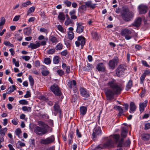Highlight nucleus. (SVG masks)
<instances>
[{"instance_id": "1", "label": "nucleus", "mask_w": 150, "mask_h": 150, "mask_svg": "<svg viewBox=\"0 0 150 150\" xmlns=\"http://www.w3.org/2000/svg\"><path fill=\"white\" fill-rule=\"evenodd\" d=\"M107 85L111 88L108 89L105 92L106 96L109 100L113 99L114 95L120 94L123 89L121 85L113 79L108 82Z\"/></svg>"}, {"instance_id": "2", "label": "nucleus", "mask_w": 150, "mask_h": 150, "mask_svg": "<svg viewBox=\"0 0 150 150\" xmlns=\"http://www.w3.org/2000/svg\"><path fill=\"white\" fill-rule=\"evenodd\" d=\"M120 137V135L117 134H114L113 136L111 135L105 143L103 145H99L97 148L98 149H109L113 147L114 143H117V142Z\"/></svg>"}, {"instance_id": "3", "label": "nucleus", "mask_w": 150, "mask_h": 150, "mask_svg": "<svg viewBox=\"0 0 150 150\" xmlns=\"http://www.w3.org/2000/svg\"><path fill=\"white\" fill-rule=\"evenodd\" d=\"M123 20L125 21H129L131 20L134 16V14L130 11L127 8L123 9L121 14Z\"/></svg>"}, {"instance_id": "4", "label": "nucleus", "mask_w": 150, "mask_h": 150, "mask_svg": "<svg viewBox=\"0 0 150 150\" xmlns=\"http://www.w3.org/2000/svg\"><path fill=\"white\" fill-rule=\"evenodd\" d=\"M132 31V30L125 28L122 30L121 33V35L122 36L124 37L126 40H130L133 37Z\"/></svg>"}, {"instance_id": "5", "label": "nucleus", "mask_w": 150, "mask_h": 150, "mask_svg": "<svg viewBox=\"0 0 150 150\" xmlns=\"http://www.w3.org/2000/svg\"><path fill=\"white\" fill-rule=\"evenodd\" d=\"M34 132L36 134L42 136L47 132V130L45 127L36 126L34 128Z\"/></svg>"}, {"instance_id": "6", "label": "nucleus", "mask_w": 150, "mask_h": 150, "mask_svg": "<svg viewBox=\"0 0 150 150\" xmlns=\"http://www.w3.org/2000/svg\"><path fill=\"white\" fill-rule=\"evenodd\" d=\"M50 90L56 95L60 96L62 95V93L59 90L58 86L56 84H54L51 86Z\"/></svg>"}, {"instance_id": "7", "label": "nucleus", "mask_w": 150, "mask_h": 150, "mask_svg": "<svg viewBox=\"0 0 150 150\" xmlns=\"http://www.w3.org/2000/svg\"><path fill=\"white\" fill-rule=\"evenodd\" d=\"M126 70V69L125 66L120 65L116 70V74L118 77H121L122 75L124 74L125 71Z\"/></svg>"}, {"instance_id": "8", "label": "nucleus", "mask_w": 150, "mask_h": 150, "mask_svg": "<svg viewBox=\"0 0 150 150\" xmlns=\"http://www.w3.org/2000/svg\"><path fill=\"white\" fill-rule=\"evenodd\" d=\"M55 140L54 136H52L45 139H42L40 141L41 144L46 145L51 144L54 142Z\"/></svg>"}, {"instance_id": "9", "label": "nucleus", "mask_w": 150, "mask_h": 150, "mask_svg": "<svg viewBox=\"0 0 150 150\" xmlns=\"http://www.w3.org/2000/svg\"><path fill=\"white\" fill-rule=\"evenodd\" d=\"M78 40L75 42V43L76 47H79L80 45L83 48L86 42L85 38L82 36H80L78 38Z\"/></svg>"}, {"instance_id": "10", "label": "nucleus", "mask_w": 150, "mask_h": 150, "mask_svg": "<svg viewBox=\"0 0 150 150\" xmlns=\"http://www.w3.org/2000/svg\"><path fill=\"white\" fill-rule=\"evenodd\" d=\"M118 59L117 57H116L114 58L109 61L108 63V65L111 69H114L116 65L118 62Z\"/></svg>"}, {"instance_id": "11", "label": "nucleus", "mask_w": 150, "mask_h": 150, "mask_svg": "<svg viewBox=\"0 0 150 150\" xmlns=\"http://www.w3.org/2000/svg\"><path fill=\"white\" fill-rule=\"evenodd\" d=\"M128 127L125 124H123L121 131V136L122 139L125 138L127 136Z\"/></svg>"}, {"instance_id": "12", "label": "nucleus", "mask_w": 150, "mask_h": 150, "mask_svg": "<svg viewBox=\"0 0 150 150\" xmlns=\"http://www.w3.org/2000/svg\"><path fill=\"white\" fill-rule=\"evenodd\" d=\"M139 14H142L146 13L147 11L148 7L144 5H140L138 7Z\"/></svg>"}, {"instance_id": "13", "label": "nucleus", "mask_w": 150, "mask_h": 150, "mask_svg": "<svg viewBox=\"0 0 150 150\" xmlns=\"http://www.w3.org/2000/svg\"><path fill=\"white\" fill-rule=\"evenodd\" d=\"M80 94L82 96L88 98L89 97V94L87 90L85 88L82 87L80 89Z\"/></svg>"}, {"instance_id": "14", "label": "nucleus", "mask_w": 150, "mask_h": 150, "mask_svg": "<svg viewBox=\"0 0 150 150\" xmlns=\"http://www.w3.org/2000/svg\"><path fill=\"white\" fill-rule=\"evenodd\" d=\"M76 25V32L79 33H82L84 28V27L83 25L81 23H77Z\"/></svg>"}, {"instance_id": "15", "label": "nucleus", "mask_w": 150, "mask_h": 150, "mask_svg": "<svg viewBox=\"0 0 150 150\" xmlns=\"http://www.w3.org/2000/svg\"><path fill=\"white\" fill-rule=\"evenodd\" d=\"M148 101L147 100H145L142 103H140L139 105V110L141 112H143L144 110V108L146 107L147 105Z\"/></svg>"}, {"instance_id": "16", "label": "nucleus", "mask_w": 150, "mask_h": 150, "mask_svg": "<svg viewBox=\"0 0 150 150\" xmlns=\"http://www.w3.org/2000/svg\"><path fill=\"white\" fill-rule=\"evenodd\" d=\"M76 81L74 80H69L67 84L68 87L70 88H72L76 86Z\"/></svg>"}, {"instance_id": "17", "label": "nucleus", "mask_w": 150, "mask_h": 150, "mask_svg": "<svg viewBox=\"0 0 150 150\" xmlns=\"http://www.w3.org/2000/svg\"><path fill=\"white\" fill-rule=\"evenodd\" d=\"M84 3L86 7L91 8L93 9L95 7L96 4L93 3L91 1H88L84 2Z\"/></svg>"}, {"instance_id": "18", "label": "nucleus", "mask_w": 150, "mask_h": 150, "mask_svg": "<svg viewBox=\"0 0 150 150\" xmlns=\"http://www.w3.org/2000/svg\"><path fill=\"white\" fill-rule=\"evenodd\" d=\"M49 41L53 45H55L58 42L57 38L53 35H52L49 37Z\"/></svg>"}, {"instance_id": "19", "label": "nucleus", "mask_w": 150, "mask_h": 150, "mask_svg": "<svg viewBox=\"0 0 150 150\" xmlns=\"http://www.w3.org/2000/svg\"><path fill=\"white\" fill-rule=\"evenodd\" d=\"M40 46V44L39 42L37 43L36 44L31 43L28 45V48H31L32 49H34L39 47Z\"/></svg>"}, {"instance_id": "20", "label": "nucleus", "mask_w": 150, "mask_h": 150, "mask_svg": "<svg viewBox=\"0 0 150 150\" xmlns=\"http://www.w3.org/2000/svg\"><path fill=\"white\" fill-rule=\"evenodd\" d=\"M87 107L82 106L80 107L79 111L80 114L83 115H85L87 112Z\"/></svg>"}, {"instance_id": "21", "label": "nucleus", "mask_w": 150, "mask_h": 150, "mask_svg": "<svg viewBox=\"0 0 150 150\" xmlns=\"http://www.w3.org/2000/svg\"><path fill=\"white\" fill-rule=\"evenodd\" d=\"M76 11L74 9H73L69 12V14L71 16V19L76 20L77 18V16L75 15Z\"/></svg>"}, {"instance_id": "22", "label": "nucleus", "mask_w": 150, "mask_h": 150, "mask_svg": "<svg viewBox=\"0 0 150 150\" xmlns=\"http://www.w3.org/2000/svg\"><path fill=\"white\" fill-rule=\"evenodd\" d=\"M142 18L140 17H138L136 19L133 24V25L136 27L139 26L141 23Z\"/></svg>"}, {"instance_id": "23", "label": "nucleus", "mask_w": 150, "mask_h": 150, "mask_svg": "<svg viewBox=\"0 0 150 150\" xmlns=\"http://www.w3.org/2000/svg\"><path fill=\"white\" fill-rule=\"evenodd\" d=\"M16 86L15 85H12L10 86L7 90V93L9 94L13 92L15 90H16Z\"/></svg>"}, {"instance_id": "24", "label": "nucleus", "mask_w": 150, "mask_h": 150, "mask_svg": "<svg viewBox=\"0 0 150 150\" xmlns=\"http://www.w3.org/2000/svg\"><path fill=\"white\" fill-rule=\"evenodd\" d=\"M97 68L99 71H104L105 70V67L103 66V64L102 63L98 64Z\"/></svg>"}, {"instance_id": "25", "label": "nucleus", "mask_w": 150, "mask_h": 150, "mask_svg": "<svg viewBox=\"0 0 150 150\" xmlns=\"http://www.w3.org/2000/svg\"><path fill=\"white\" fill-rule=\"evenodd\" d=\"M93 67V65L91 64L88 63L86 66L84 67L83 70L86 71H91Z\"/></svg>"}, {"instance_id": "26", "label": "nucleus", "mask_w": 150, "mask_h": 150, "mask_svg": "<svg viewBox=\"0 0 150 150\" xmlns=\"http://www.w3.org/2000/svg\"><path fill=\"white\" fill-rule=\"evenodd\" d=\"M54 110L57 113H61V111L60 109L59 105L57 103H55L54 106Z\"/></svg>"}, {"instance_id": "27", "label": "nucleus", "mask_w": 150, "mask_h": 150, "mask_svg": "<svg viewBox=\"0 0 150 150\" xmlns=\"http://www.w3.org/2000/svg\"><path fill=\"white\" fill-rule=\"evenodd\" d=\"M7 130V129L6 127L2 128L0 130V134L1 137V138H4Z\"/></svg>"}, {"instance_id": "28", "label": "nucleus", "mask_w": 150, "mask_h": 150, "mask_svg": "<svg viewBox=\"0 0 150 150\" xmlns=\"http://www.w3.org/2000/svg\"><path fill=\"white\" fill-rule=\"evenodd\" d=\"M58 19L62 20L63 21L65 19V16L64 13L62 12H60L59 13L58 16Z\"/></svg>"}, {"instance_id": "29", "label": "nucleus", "mask_w": 150, "mask_h": 150, "mask_svg": "<svg viewBox=\"0 0 150 150\" xmlns=\"http://www.w3.org/2000/svg\"><path fill=\"white\" fill-rule=\"evenodd\" d=\"M91 35L92 38L97 40L99 38V36L97 33L95 32H93L91 33Z\"/></svg>"}, {"instance_id": "30", "label": "nucleus", "mask_w": 150, "mask_h": 150, "mask_svg": "<svg viewBox=\"0 0 150 150\" xmlns=\"http://www.w3.org/2000/svg\"><path fill=\"white\" fill-rule=\"evenodd\" d=\"M86 7L85 5H82L79 6L78 8V11L81 12L83 13L86 11Z\"/></svg>"}, {"instance_id": "31", "label": "nucleus", "mask_w": 150, "mask_h": 150, "mask_svg": "<svg viewBox=\"0 0 150 150\" xmlns=\"http://www.w3.org/2000/svg\"><path fill=\"white\" fill-rule=\"evenodd\" d=\"M142 139L146 141L149 140L150 138V135L148 134H143L142 135Z\"/></svg>"}, {"instance_id": "32", "label": "nucleus", "mask_w": 150, "mask_h": 150, "mask_svg": "<svg viewBox=\"0 0 150 150\" xmlns=\"http://www.w3.org/2000/svg\"><path fill=\"white\" fill-rule=\"evenodd\" d=\"M130 112L131 113L132 112H133L135 111L136 109V107L135 106V104L133 102H131L130 103Z\"/></svg>"}, {"instance_id": "33", "label": "nucleus", "mask_w": 150, "mask_h": 150, "mask_svg": "<svg viewBox=\"0 0 150 150\" xmlns=\"http://www.w3.org/2000/svg\"><path fill=\"white\" fill-rule=\"evenodd\" d=\"M132 85V81L130 80L126 86V90L127 91L131 88Z\"/></svg>"}, {"instance_id": "34", "label": "nucleus", "mask_w": 150, "mask_h": 150, "mask_svg": "<svg viewBox=\"0 0 150 150\" xmlns=\"http://www.w3.org/2000/svg\"><path fill=\"white\" fill-rule=\"evenodd\" d=\"M74 37V35L72 31H69L68 33V38L70 40H72Z\"/></svg>"}, {"instance_id": "35", "label": "nucleus", "mask_w": 150, "mask_h": 150, "mask_svg": "<svg viewBox=\"0 0 150 150\" xmlns=\"http://www.w3.org/2000/svg\"><path fill=\"white\" fill-rule=\"evenodd\" d=\"M30 4H32V3L30 1H28L26 2L22 3L21 6V7H26Z\"/></svg>"}, {"instance_id": "36", "label": "nucleus", "mask_w": 150, "mask_h": 150, "mask_svg": "<svg viewBox=\"0 0 150 150\" xmlns=\"http://www.w3.org/2000/svg\"><path fill=\"white\" fill-rule=\"evenodd\" d=\"M16 147L18 148H20L24 146H25V144L22 142L19 141H18L16 144Z\"/></svg>"}, {"instance_id": "37", "label": "nucleus", "mask_w": 150, "mask_h": 150, "mask_svg": "<svg viewBox=\"0 0 150 150\" xmlns=\"http://www.w3.org/2000/svg\"><path fill=\"white\" fill-rule=\"evenodd\" d=\"M44 62L47 65H49L51 62V58L50 57L45 58L44 60Z\"/></svg>"}, {"instance_id": "38", "label": "nucleus", "mask_w": 150, "mask_h": 150, "mask_svg": "<svg viewBox=\"0 0 150 150\" xmlns=\"http://www.w3.org/2000/svg\"><path fill=\"white\" fill-rule=\"evenodd\" d=\"M60 58L58 56H55L53 59V62L55 64H58L59 62Z\"/></svg>"}, {"instance_id": "39", "label": "nucleus", "mask_w": 150, "mask_h": 150, "mask_svg": "<svg viewBox=\"0 0 150 150\" xmlns=\"http://www.w3.org/2000/svg\"><path fill=\"white\" fill-rule=\"evenodd\" d=\"M101 132L100 129H96L95 130V132H93L92 134V136L93 138H95L96 137V135L97 134H100L99 132Z\"/></svg>"}, {"instance_id": "40", "label": "nucleus", "mask_w": 150, "mask_h": 150, "mask_svg": "<svg viewBox=\"0 0 150 150\" xmlns=\"http://www.w3.org/2000/svg\"><path fill=\"white\" fill-rule=\"evenodd\" d=\"M72 23V20L69 17L67 18L65 21L64 24L66 25H68L69 24H71Z\"/></svg>"}, {"instance_id": "41", "label": "nucleus", "mask_w": 150, "mask_h": 150, "mask_svg": "<svg viewBox=\"0 0 150 150\" xmlns=\"http://www.w3.org/2000/svg\"><path fill=\"white\" fill-rule=\"evenodd\" d=\"M22 110L24 111L30 112L31 110V108L29 107L26 106H23L22 108Z\"/></svg>"}, {"instance_id": "42", "label": "nucleus", "mask_w": 150, "mask_h": 150, "mask_svg": "<svg viewBox=\"0 0 150 150\" xmlns=\"http://www.w3.org/2000/svg\"><path fill=\"white\" fill-rule=\"evenodd\" d=\"M55 51L54 48H51L47 50V52L49 54H53Z\"/></svg>"}, {"instance_id": "43", "label": "nucleus", "mask_w": 150, "mask_h": 150, "mask_svg": "<svg viewBox=\"0 0 150 150\" xmlns=\"http://www.w3.org/2000/svg\"><path fill=\"white\" fill-rule=\"evenodd\" d=\"M35 9V8L34 6L30 7L27 12V15H28L32 13H33Z\"/></svg>"}, {"instance_id": "44", "label": "nucleus", "mask_w": 150, "mask_h": 150, "mask_svg": "<svg viewBox=\"0 0 150 150\" xmlns=\"http://www.w3.org/2000/svg\"><path fill=\"white\" fill-rule=\"evenodd\" d=\"M4 44L6 46H8L11 47H13L14 45L13 44H11L9 41L7 40L5 41L4 42Z\"/></svg>"}, {"instance_id": "45", "label": "nucleus", "mask_w": 150, "mask_h": 150, "mask_svg": "<svg viewBox=\"0 0 150 150\" xmlns=\"http://www.w3.org/2000/svg\"><path fill=\"white\" fill-rule=\"evenodd\" d=\"M63 45L61 43H59L57 44L55 47V48L57 50H60L63 48Z\"/></svg>"}, {"instance_id": "46", "label": "nucleus", "mask_w": 150, "mask_h": 150, "mask_svg": "<svg viewBox=\"0 0 150 150\" xmlns=\"http://www.w3.org/2000/svg\"><path fill=\"white\" fill-rule=\"evenodd\" d=\"M29 79L31 86H33L34 84V81L33 77L31 76H29Z\"/></svg>"}, {"instance_id": "47", "label": "nucleus", "mask_w": 150, "mask_h": 150, "mask_svg": "<svg viewBox=\"0 0 150 150\" xmlns=\"http://www.w3.org/2000/svg\"><path fill=\"white\" fill-rule=\"evenodd\" d=\"M31 33L30 29L26 28L24 29V34L28 35H29Z\"/></svg>"}, {"instance_id": "48", "label": "nucleus", "mask_w": 150, "mask_h": 150, "mask_svg": "<svg viewBox=\"0 0 150 150\" xmlns=\"http://www.w3.org/2000/svg\"><path fill=\"white\" fill-rule=\"evenodd\" d=\"M58 29L62 33H64L65 30L64 29V28L60 25H59L57 26Z\"/></svg>"}, {"instance_id": "49", "label": "nucleus", "mask_w": 150, "mask_h": 150, "mask_svg": "<svg viewBox=\"0 0 150 150\" xmlns=\"http://www.w3.org/2000/svg\"><path fill=\"white\" fill-rule=\"evenodd\" d=\"M143 74L145 75L146 76V75L150 76V69H146L144 70V72L143 73Z\"/></svg>"}, {"instance_id": "50", "label": "nucleus", "mask_w": 150, "mask_h": 150, "mask_svg": "<svg viewBox=\"0 0 150 150\" xmlns=\"http://www.w3.org/2000/svg\"><path fill=\"white\" fill-rule=\"evenodd\" d=\"M57 74L60 76H62L64 75V74L63 71L61 69H58L57 71Z\"/></svg>"}, {"instance_id": "51", "label": "nucleus", "mask_w": 150, "mask_h": 150, "mask_svg": "<svg viewBox=\"0 0 150 150\" xmlns=\"http://www.w3.org/2000/svg\"><path fill=\"white\" fill-rule=\"evenodd\" d=\"M146 76L143 74L140 77V83L141 84H143L145 78Z\"/></svg>"}, {"instance_id": "52", "label": "nucleus", "mask_w": 150, "mask_h": 150, "mask_svg": "<svg viewBox=\"0 0 150 150\" xmlns=\"http://www.w3.org/2000/svg\"><path fill=\"white\" fill-rule=\"evenodd\" d=\"M48 40V38L46 37L45 38V39L43 40L40 43V45L42 46H45L46 45L47 43V41Z\"/></svg>"}, {"instance_id": "53", "label": "nucleus", "mask_w": 150, "mask_h": 150, "mask_svg": "<svg viewBox=\"0 0 150 150\" xmlns=\"http://www.w3.org/2000/svg\"><path fill=\"white\" fill-rule=\"evenodd\" d=\"M19 103L22 105H27L28 102L25 100H21L19 101Z\"/></svg>"}, {"instance_id": "54", "label": "nucleus", "mask_w": 150, "mask_h": 150, "mask_svg": "<svg viewBox=\"0 0 150 150\" xmlns=\"http://www.w3.org/2000/svg\"><path fill=\"white\" fill-rule=\"evenodd\" d=\"M50 73L48 70H43L42 71V74L43 76H46L48 75Z\"/></svg>"}, {"instance_id": "55", "label": "nucleus", "mask_w": 150, "mask_h": 150, "mask_svg": "<svg viewBox=\"0 0 150 150\" xmlns=\"http://www.w3.org/2000/svg\"><path fill=\"white\" fill-rule=\"evenodd\" d=\"M38 124L39 126H41V127H45L46 128L47 125L43 122L40 121L38 122Z\"/></svg>"}, {"instance_id": "56", "label": "nucleus", "mask_w": 150, "mask_h": 150, "mask_svg": "<svg viewBox=\"0 0 150 150\" xmlns=\"http://www.w3.org/2000/svg\"><path fill=\"white\" fill-rule=\"evenodd\" d=\"M117 109L118 110L119 112L123 113L125 112V111L123 110L121 106H117L116 107Z\"/></svg>"}, {"instance_id": "57", "label": "nucleus", "mask_w": 150, "mask_h": 150, "mask_svg": "<svg viewBox=\"0 0 150 150\" xmlns=\"http://www.w3.org/2000/svg\"><path fill=\"white\" fill-rule=\"evenodd\" d=\"M64 3L66 4L68 7H70L71 5V3L70 1L67 0L64 1Z\"/></svg>"}, {"instance_id": "58", "label": "nucleus", "mask_w": 150, "mask_h": 150, "mask_svg": "<svg viewBox=\"0 0 150 150\" xmlns=\"http://www.w3.org/2000/svg\"><path fill=\"white\" fill-rule=\"evenodd\" d=\"M12 61L14 64H15V66L16 67H19V64L18 61H16V60L15 58H13Z\"/></svg>"}, {"instance_id": "59", "label": "nucleus", "mask_w": 150, "mask_h": 150, "mask_svg": "<svg viewBox=\"0 0 150 150\" xmlns=\"http://www.w3.org/2000/svg\"><path fill=\"white\" fill-rule=\"evenodd\" d=\"M5 19L4 17H2L0 19V26L3 25L5 23Z\"/></svg>"}, {"instance_id": "60", "label": "nucleus", "mask_w": 150, "mask_h": 150, "mask_svg": "<svg viewBox=\"0 0 150 150\" xmlns=\"http://www.w3.org/2000/svg\"><path fill=\"white\" fill-rule=\"evenodd\" d=\"M130 143L131 142L130 140L128 139L124 143V145L125 146H129Z\"/></svg>"}, {"instance_id": "61", "label": "nucleus", "mask_w": 150, "mask_h": 150, "mask_svg": "<svg viewBox=\"0 0 150 150\" xmlns=\"http://www.w3.org/2000/svg\"><path fill=\"white\" fill-rule=\"evenodd\" d=\"M15 133L16 135L19 136L21 133V130L20 128H18L15 131Z\"/></svg>"}, {"instance_id": "62", "label": "nucleus", "mask_w": 150, "mask_h": 150, "mask_svg": "<svg viewBox=\"0 0 150 150\" xmlns=\"http://www.w3.org/2000/svg\"><path fill=\"white\" fill-rule=\"evenodd\" d=\"M22 58L25 61H28L30 59V57L28 56H23L22 57Z\"/></svg>"}, {"instance_id": "63", "label": "nucleus", "mask_w": 150, "mask_h": 150, "mask_svg": "<svg viewBox=\"0 0 150 150\" xmlns=\"http://www.w3.org/2000/svg\"><path fill=\"white\" fill-rule=\"evenodd\" d=\"M31 96V93L29 91H27L26 92V94L24 96L25 98H28Z\"/></svg>"}, {"instance_id": "64", "label": "nucleus", "mask_w": 150, "mask_h": 150, "mask_svg": "<svg viewBox=\"0 0 150 150\" xmlns=\"http://www.w3.org/2000/svg\"><path fill=\"white\" fill-rule=\"evenodd\" d=\"M150 128V123H147L145 125L144 129L145 130L149 129Z\"/></svg>"}]
</instances>
